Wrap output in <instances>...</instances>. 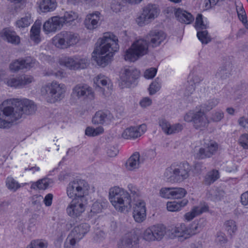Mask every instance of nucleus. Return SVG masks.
Returning <instances> with one entry per match:
<instances>
[{"label":"nucleus","instance_id":"b1692460","mask_svg":"<svg viewBox=\"0 0 248 248\" xmlns=\"http://www.w3.org/2000/svg\"><path fill=\"white\" fill-rule=\"evenodd\" d=\"M112 118V114L109 111H99L96 112L92 121L94 124H103L109 122Z\"/></svg>","mask_w":248,"mask_h":248},{"label":"nucleus","instance_id":"423d86ee","mask_svg":"<svg viewBox=\"0 0 248 248\" xmlns=\"http://www.w3.org/2000/svg\"><path fill=\"white\" fill-rule=\"evenodd\" d=\"M90 189L89 184L83 179H75L69 182L66 188L67 196L71 199H85Z\"/></svg>","mask_w":248,"mask_h":248},{"label":"nucleus","instance_id":"4468645a","mask_svg":"<svg viewBox=\"0 0 248 248\" xmlns=\"http://www.w3.org/2000/svg\"><path fill=\"white\" fill-rule=\"evenodd\" d=\"M217 144L213 141H209L206 143L204 147L199 149L196 154V157L199 159H203L211 157L217 151Z\"/></svg>","mask_w":248,"mask_h":248},{"label":"nucleus","instance_id":"72a5a7b5","mask_svg":"<svg viewBox=\"0 0 248 248\" xmlns=\"http://www.w3.org/2000/svg\"><path fill=\"white\" fill-rule=\"evenodd\" d=\"M151 227L155 237V240L159 241L162 239L166 232L165 227L161 224H157L153 225Z\"/></svg>","mask_w":248,"mask_h":248},{"label":"nucleus","instance_id":"1a4fd4ad","mask_svg":"<svg viewBox=\"0 0 248 248\" xmlns=\"http://www.w3.org/2000/svg\"><path fill=\"white\" fill-rule=\"evenodd\" d=\"M159 13L160 10L157 5L149 3L142 8V13L136 18V23L140 26H144L152 22Z\"/></svg>","mask_w":248,"mask_h":248},{"label":"nucleus","instance_id":"8fccbe9b","mask_svg":"<svg viewBox=\"0 0 248 248\" xmlns=\"http://www.w3.org/2000/svg\"><path fill=\"white\" fill-rule=\"evenodd\" d=\"M81 239H78L75 236L71 235V232L69 234L64 243V248H73L76 244L79 242Z\"/></svg>","mask_w":248,"mask_h":248},{"label":"nucleus","instance_id":"e2e57ef3","mask_svg":"<svg viewBox=\"0 0 248 248\" xmlns=\"http://www.w3.org/2000/svg\"><path fill=\"white\" fill-rule=\"evenodd\" d=\"M103 208L102 203L96 201L94 202L91 207V212L93 214H97L101 212Z\"/></svg>","mask_w":248,"mask_h":248},{"label":"nucleus","instance_id":"bf43d9fd","mask_svg":"<svg viewBox=\"0 0 248 248\" xmlns=\"http://www.w3.org/2000/svg\"><path fill=\"white\" fill-rule=\"evenodd\" d=\"M224 118V112L222 111H217L212 112L210 119L214 122H220Z\"/></svg>","mask_w":248,"mask_h":248},{"label":"nucleus","instance_id":"39448f33","mask_svg":"<svg viewBox=\"0 0 248 248\" xmlns=\"http://www.w3.org/2000/svg\"><path fill=\"white\" fill-rule=\"evenodd\" d=\"M118 42V38L113 34L105 33L103 37L98 40L94 51L95 52L109 54L113 57L114 52L117 51L119 48Z\"/></svg>","mask_w":248,"mask_h":248},{"label":"nucleus","instance_id":"aec40b11","mask_svg":"<svg viewBox=\"0 0 248 248\" xmlns=\"http://www.w3.org/2000/svg\"><path fill=\"white\" fill-rule=\"evenodd\" d=\"M193 126L196 129H202L207 126L208 120L204 112L201 110L194 113Z\"/></svg>","mask_w":248,"mask_h":248},{"label":"nucleus","instance_id":"c756f323","mask_svg":"<svg viewBox=\"0 0 248 248\" xmlns=\"http://www.w3.org/2000/svg\"><path fill=\"white\" fill-rule=\"evenodd\" d=\"M141 135L140 131L136 126H131L127 128L122 134V137L127 140L135 139L141 136Z\"/></svg>","mask_w":248,"mask_h":248},{"label":"nucleus","instance_id":"7c9ffc66","mask_svg":"<svg viewBox=\"0 0 248 248\" xmlns=\"http://www.w3.org/2000/svg\"><path fill=\"white\" fill-rule=\"evenodd\" d=\"M173 232L176 236L184 237L185 239L191 236V233H192L184 224H181L179 226L175 227Z\"/></svg>","mask_w":248,"mask_h":248},{"label":"nucleus","instance_id":"774afa93","mask_svg":"<svg viewBox=\"0 0 248 248\" xmlns=\"http://www.w3.org/2000/svg\"><path fill=\"white\" fill-rule=\"evenodd\" d=\"M216 241L220 244H225L227 242L225 234L222 232H218L217 234Z\"/></svg>","mask_w":248,"mask_h":248},{"label":"nucleus","instance_id":"bb28decb","mask_svg":"<svg viewBox=\"0 0 248 248\" xmlns=\"http://www.w3.org/2000/svg\"><path fill=\"white\" fill-rule=\"evenodd\" d=\"M90 226L87 223H82L76 227L71 231V235L78 239H81L84 235L89 232Z\"/></svg>","mask_w":248,"mask_h":248},{"label":"nucleus","instance_id":"f704fd0d","mask_svg":"<svg viewBox=\"0 0 248 248\" xmlns=\"http://www.w3.org/2000/svg\"><path fill=\"white\" fill-rule=\"evenodd\" d=\"M219 178V172L217 170H213L209 171L205 176L204 183L206 185H210Z\"/></svg>","mask_w":248,"mask_h":248},{"label":"nucleus","instance_id":"c03bdc74","mask_svg":"<svg viewBox=\"0 0 248 248\" xmlns=\"http://www.w3.org/2000/svg\"><path fill=\"white\" fill-rule=\"evenodd\" d=\"M32 22L30 15L26 16L25 17L21 18L20 20L16 21V24L18 28H25L29 26Z\"/></svg>","mask_w":248,"mask_h":248},{"label":"nucleus","instance_id":"9d476101","mask_svg":"<svg viewBox=\"0 0 248 248\" xmlns=\"http://www.w3.org/2000/svg\"><path fill=\"white\" fill-rule=\"evenodd\" d=\"M72 95L78 98H88L93 100L95 95L92 88L88 85L79 83L74 86L72 89Z\"/></svg>","mask_w":248,"mask_h":248},{"label":"nucleus","instance_id":"a878e982","mask_svg":"<svg viewBox=\"0 0 248 248\" xmlns=\"http://www.w3.org/2000/svg\"><path fill=\"white\" fill-rule=\"evenodd\" d=\"M92 58L98 65L104 67L111 61L112 57L109 54H104L97 52H95V51H93L92 53Z\"/></svg>","mask_w":248,"mask_h":248},{"label":"nucleus","instance_id":"de8ad7c7","mask_svg":"<svg viewBox=\"0 0 248 248\" xmlns=\"http://www.w3.org/2000/svg\"><path fill=\"white\" fill-rule=\"evenodd\" d=\"M6 186L9 189L14 192L16 191L21 186L12 177H8L7 179Z\"/></svg>","mask_w":248,"mask_h":248},{"label":"nucleus","instance_id":"a19ab883","mask_svg":"<svg viewBox=\"0 0 248 248\" xmlns=\"http://www.w3.org/2000/svg\"><path fill=\"white\" fill-rule=\"evenodd\" d=\"M109 80L107 78L105 77L104 75H99L97 76L94 79V82L96 84V85L101 88H102L101 86L103 87H106L108 89V83Z\"/></svg>","mask_w":248,"mask_h":248},{"label":"nucleus","instance_id":"4be33fe9","mask_svg":"<svg viewBox=\"0 0 248 248\" xmlns=\"http://www.w3.org/2000/svg\"><path fill=\"white\" fill-rule=\"evenodd\" d=\"M143 160L140 158L139 153H134L126 161L125 167L127 170L132 171L137 169Z\"/></svg>","mask_w":248,"mask_h":248},{"label":"nucleus","instance_id":"7ed1b4c3","mask_svg":"<svg viewBox=\"0 0 248 248\" xmlns=\"http://www.w3.org/2000/svg\"><path fill=\"white\" fill-rule=\"evenodd\" d=\"M191 170L187 161L175 162L166 169L164 176L170 182H182L189 177Z\"/></svg>","mask_w":248,"mask_h":248},{"label":"nucleus","instance_id":"9b49d317","mask_svg":"<svg viewBox=\"0 0 248 248\" xmlns=\"http://www.w3.org/2000/svg\"><path fill=\"white\" fill-rule=\"evenodd\" d=\"M86 204L85 199H73L66 209L68 215L73 217H79L85 211Z\"/></svg>","mask_w":248,"mask_h":248},{"label":"nucleus","instance_id":"20e7f679","mask_svg":"<svg viewBox=\"0 0 248 248\" xmlns=\"http://www.w3.org/2000/svg\"><path fill=\"white\" fill-rule=\"evenodd\" d=\"M66 89L64 84L53 81L43 86L41 93L47 102L54 103L60 101L64 97Z\"/></svg>","mask_w":248,"mask_h":248},{"label":"nucleus","instance_id":"6ab92c4d","mask_svg":"<svg viewBox=\"0 0 248 248\" xmlns=\"http://www.w3.org/2000/svg\"><path fill=\"white\" fill-rule=\"evenodd\" d=\"M100 15L101 14L98 11L87 15L84 22L85 27L89 30L97 28L99 24Z\"/></svg>","mask_w":248,"mask_h":248},{"label":"nucleus","instance_id":"4c0bfd02","mask_svg":"<svg viewBox=\"0 0 248 248\" xmlns=\"http://www.w3.org/2000/svg\"><path fill=\"white\" fill-rule=\"evenodd\" d=\"M78 18L77 14L73 11L65 12L63 16H60L63 25L65 23H70Z\"/></svg>","mask_w":248,"mask_h":248},{"label":"nucleus","instance_id":"052dcab7","mask_svg":"<svg viewBox=\"0 0 248 248\" xmlns=\"http://www.w3.org/2000/svg\"><path fill=\"white\" fill-rule=\"evenodd\" d=\"M21 87L29 84L34 81L33 78L29 75H24L19 77Z\"/></svg>","mask_w":248,"mask_h":248},{"label":"nucleus","instance_id":"ddd939ff","mask_svg":"<svg viewBox=\"0 0 248 248\" xmlns=\"http://www.w3.org/2000/svg\"><path fill=\"white\" fill-rule=\"evenodd\" d=\"M139 242V237L135 231L124 234L118 243L119 248H135Z\"/></svg>","mask_w":248,"mask_h":248},{"label":"nucleus","instance_id":"0eeeda50","mask_svg":"<svg viewBox=\"0 0 248 248\" xmlns=\"http://www.w3.org/2000/svg\"><path fill=\"white\" fill-rule=\"evenodd\" d=\"M148 46L146 39H140L135 41L125 51L124 59L130 62H135L148 52Z\"/></svg>","mask_w":248,"mask_h":248},{"label":"nucleus","instance_id":"338daca9","mask_svg":"<svg viewBox=\"0 0 248 248\" xmlns=\"http://www.w3.org/2000/svg\"><path fill=\"white\" fill-rule=\"evenodd\" d=\"M218 101L216 99H212L208 101L207 105H204L203 108H205V110L209 111L218 104Z\"/></svg>","mask_w":248,"mask_h":248},{"label":"nucleus","instance_id":"f257e3e1","mask_svg":"<svg viewBox=\"0 0 248 248\" xmlns=\"http://www.w3.org/2000/svg\"><path fill=\"white\" fill-rule=\"evenodd\" d=\"M36 110L34 102L27 99H9L0 105V128H9L25 115L33 114Z\"/></svg>","mask_w":248,"mask_h":248},{"label":"nucleus","instance_id":"09e8293b","mask_svg":"<svg viewBox=\"0 0 248 248\" xmlns=\"http://www.w3.org/2000/svg\"><path fill=\"white\" fill-rule=\"evenodd\" d=\"M186 190L182 187H172V199H181L186 194Z\"/></svg>","mask_w":248,"mask_h":248},{"label":"nucleus","instance_id":"13d9d810","mask_svg":"<svg viewBox=\"0 0 248 248\" xmlns=\"http://www.w3.org/2000/svg\"><path fill=\"white\" fill-rule=\"evenodd\" d=\"M8 86L15 88L21 87V82L19 77L17 78H11L7 79L6 81Z\"/></svg>","mask_w":248,"mask_h":248},{"label":"nucleus","instance_id":"e433bc0d","mask_svg":"<svg viewBox=\"0 0 248 248\" xmlns=\"http://www.w3.org/2000/svg\"><path fill=\"white\" fill-rule=\"evenodd\" d=\"M75 70L85 69L89 64V61L86 58L75 56Z\"/></svg>","mask_w":248,"mask_h":248},{"label":"nucleus","instance_id":"f3484780","mask_svg":"<svg viewBox=\"0 0 248 248\" xmlns=\"http://www.w3.org/2000/svg\"><path fill=\"white\" fill-rule=\"evenodd\" d=\"M133 217L135 221L140 223L145 220L146 217L145 203L142 200L136 202L134 206Z\"/></svg>","mask_w":248,"mask_h":248},{"label":"nucleus","instance_id":"f03ea898","mask_svg":"<svg viewBox=\"0 0 248 248\" xmlns=\"http://www.w3.org/2000/svg\"><path fill=\"white\" fill-rule=\"evenodd\" d=\"M130 191L118 186H114L109 190V200L116 210L121 212H128L132 207L131 197L134 200L140 196V190L132 184L128 186Z\"/></svg>","mask_w":248,"mask_h":248},{"label":"nucleus","instance_id":"5701e85b","mask_svg":"<svg viewBox=\"0 0 248 248\" xmlns=\"http://www.w3.org/2000/svg\"><path fill=\"white\" fill-rule=\"evenodd\" d=\"M0 34L1 37L12 44L18 45L20 43V37L16 35L15 31L8 28L3 29L1 31Z\"/></svg>","mask_w":248,"mask_h":248},{"label":"nucleus","instance_id":"79ce46f5","mask_svg":"<svg viewBox=\"0 0 248 248\" xmlns=\"http://www.w3.org/2000/svg\"><path fill=\"white\" fill-rule=\"evenodd\" d=\"M197 35L202 44H207L211 41L210 36L206 30L199 31Z\"/></svg>","mask_w":248,"mask_h":248},{"label":"nucleus","instance_id":"c85d7f7f","mask_svg":"<svg viewBox=\"0 0 248 248\" xmlns=\"http://www.w3.org/2000/svg\"><path fill=\"white\" fill-rule=\"evenodd\" d=\"M209 207L207 205H203L201 206H196L194 207L190 212L186 213L185 215V218L187 221H190L193 219L196 216L207 212Z\"/></svg>","mask_w":248,"mask_h":248},{"label":"nucleus","instance_id":"69168bd1","mask_svg":"<svg viewBox=\"0 0 248 248\" xmlns=\"http://www.w3.org/2000/svg\"><path fill=\"white\" fill-rule=\"evenodd\" d=\"M43 199V197L41 195L33 196L32 199V205L35 206L37 209H39Z\"/></svg>","mask_w":248,"mask_h":248},{"label":"nucleus","instance_id":"49530a36","mask_svg":"<svg viewBox=\"0 0 248 248\" xmlns=\"http://www.w3.org/2000/svg\"><path fill=\"white\" fill-rule=\"evenodd\" d=\"M237 9V15L239 19L242 21L245 27L248 29V22L246 12L242 6Z\"/></svg>","mask_w":248,"mask_h":248},{"label":"nucleus","instance_id":"f8f14e48","mask_svg":"<svg viewBox=\"0 0 248 248\" xmlns=\"http://www.w3.org/2000/svg\"><path fill=\"white\" fill-rule=\"evenodd\" d=\"M140 76V71L134 67L125 66L123 70L121 76L122 82L125 85V87H129Z\"/></svg>","mask_w":248,"mask_h":248},{"label":"nucleus","instance_id":"4d7b16f0","mask_svg":"<svg viewBox=\"0 0 248 248\" xmlns=\"http://www.w3.org/2000/svg\"><path fill=\"white\" fill-rule=\"evenodd\" d=\"M47 243L40 240L32 241L30 245V248H46Z\"/></svg>","mask_w":248,"mask_h":248},{"label":"nucleus","instance_id":"5fc2aeb1","mask_svg":"<svg viewBox=\"0 0 248 248\" xmlns=\"http://www.w3.org/2000/svg\"><path fill=\"white\" fill-rule=\"evenodd\" d=\"M195 27L197 30H202L207 28L206 24L203 23L202 14H198L196 18Z\"/></svg>","mask_w":248,"mask_h":248},{"label":"nucleus","instance_id":"3c124183","mask_svg":"<svg viewBox=\"0 0 248 248\" xmlns=\"http://www.w3.org/2000/svg\"><path fill=\"white\" fill-rule=\"evenodd\" d=\"M22 60L24 68L26 69H30L33 67L36 63V60L31 57H27L24 59L22 58Z\"/></svg>","mask_w":248,"mask_h":248},{"label":"nucleus","instance_id":"a211bd4d","mask_svg":"<svg viewBox=\"0 0 248 248\" xmlns=\"http://www.w3.org/2000/svg\"><path fill=\"white\" fill-rule=\"evenodd\" d=\"M159 126L162 130L167 135H171L181 131L183 126L181 124H175L171 125L169 122L165 119H161L159 122Z\"/></svg>","mask_w":248,"mask_h":248},{"label":"nucleus","instance_id":"864d4df0","mask_svg":"<svg viewBox=\"0 0 248 248\" xmlns=\"http://www.w3.org/2000/svg\"><path fill=\"white\" fill-rule=\"evenodd\" d=\"M143 238L147 241H155V237L154 234L151 226L148 228L143 233Z\"/></svg>","mask_w":248,"mask_h":248},{"label":"nucleus","instance_id":"37998d69","mask_svg":"<svg viewBox=\"0 0 248 248\" xmlns=\"http://www.w3.org/2000/svg\"><path fill=\"white\" fill-rule=\"evenodd\" d=\"M9 68L13 72H17L20 70L24 69L22 58L16 60L11 62Z\"/></svg>","mask_w":248,"mask_h":248},{"label":"nucleus","instance_id":"0e129e2a","mask_svg":"<svg viewBox=\"0 0 248 248\" xmlns=\"http://www.w3.org/2000/svg\"><path fill=\"white\" fill-rule=\"evenodd\" d=\"M157 72L155 68H150L147 69L144 72V77L146 78H153L155 77Z\"/></svg>","mask_w":248,"mask_h":248},{"label":"nucleus","instance_id":"ea45409f","mask_svg":"<svg viewBox=\"0 0 248 248\" xmlns=\"http://www.w3.org/2000/svg\"><path fill=\"white\" fill-rule=\"evenodd\" d=\"M104 131L102 127L99 126L96 128L92 127H87L85 130V134L89 137H95L102 134Z\"/></svg>","mask_w":248,"mask_h":248},{"label":"nucleus","instance_id":"c9c22d12","mask_svg":"<svg viewBox=\"0 0 248 248\" xmlns=\"http://www.w3.org/2000/svg\"><path fill=\"white\" fill-rule=\"evenodd\" d=\"M40 25H37L36 23L31 27V39L36 43L40 41Z\"/></svg>","mask_w":248,"mask_h":248},{"label":"nucleus","instance_id":"6e6552de","mask_svg":"<svg viewBox=\"0 0 248 248\" xmlns=\"http://www.w3.org/2000/svg\"><path fill=\"white\" fill-rule=\"evenodd\" d=\"M79 40L78 34L70 31H62L52 39V43L57 47L65 49L76 44Z\"/></svg>","mask_w":248,"mask_h":248},{"label":"nucleus","instance_id":"2eb2a0df","mask_svg":"<svg viewBox=\"0 0 248 248\" xmlns=\"http://www.w3.org/2000/svg\"><path fill=\"white\" fill-rule=\"evenodd\" d=\"M166 35L162 31L152 30L146 36L145 38L148 43L152 47H155L159 46L165 39Z\"/></svg>","mask_w":248,"mask_h":248},{"label":"nucleus","instance_id":"2f4dec72","mask_svg":"<svg viewBox=\"0 0 248 248\" xmlns=\"http://www.w3.org/2000/svg\"><path fill=\"white\" fill-rule=\"evenodd\" d=\"M187 202L188 200L186 199H184L178 202L175 201L168 202L167 204V208L169 211H178L181 210L182 207L186 205Z\"/></svg>","mask_w":248,"mask_h":248},{"label":"nucleus","instance_id":"6e6d98bb","mask_svg":"<svg viewBox=\"0 0 248 248\" xmlns=\"http://www.w3.org/2000/svg\"><path fill=\"white\" fill-rule=\"evenodd\" d=\"M160 196L164 198L172 199V187H164L160 190Z\"/></svg>","mask_w":248,"mask_h":248},{"label":"nucleus","instance_id":"a18cd8bd","mask_svg":"<svg viewBox=\"0 0 248 248\" xmlns=\"http://www.w3.org/2000/svg\"><path fill=\"white\" fill-rule=\"evenodd\" d=\"M161 88V83L159 78H156L149 86L148 91L150 95H153L158 92Z\"/></svg>","mask_w":248,"mask_h":248},{"label":"nucleus","instance_id":"dca6fc26","mask_svg":"<svg viewBox=\"0 0 248 248\" xmlns=\"http://www.w3.org/2000/svg\"><path fill=\"white\" fill-rule=\"evenodd\" d=\"M60 16H55L49 18L43 25V30L47 33L56 32L60 30L63 26Z\"/></svg>","mask_w":248,"mask_h":248},{"label":"nucleus","instance_id":"cd10ccee","mask_svg":"<svg viewBox=\"0 0 248 248\" xmlns=\"http://www.w3.org/2000/svg\"><path fill=\"white\" fill-rule=\"evenodd\" d=\"M232 70V64L230 62H227L220 67L216 73V77L221 79L229 78Z\"/></svg>","mask_w":248,"mask_h":248},{"label":"nucleus","instance_id":"412c9836","mask_svg":"<svg viewBox=\"0 0 248 248\" xmlns=\"http://www.w3.org/2000/svg\"><path fill=\"white\" fill-rule=\"evenodd\" d=\"M174 15L178 21L186 24H190L194 19L191 13L180 8L175 10Z\"/></svg>","mask_w":248,"mask_h":248},{"label":"nucleus","instance_id":"603ef678","mask_svg":"<svg viewBox=\"0 0 248 248\" xmlns=\"http://www.w3.org/2000/svg\"><path fill=\"white\" fill-rule=\"evenodd\" d=\"M225 225L226 231L230 235H232L237 230L236 222L232 220L227 221L225 223Z\"/></svg>","mask_w":248,"mask_h":248},{"label":"nucleus","instance_id":"473e14b6","mask_svg":"<svg viewBox=\"0 0 248 248\" xmlns=\"http://www.w3.org/2000/svg\"><path fill=\"white\" fill-rule=\"evenodd\" d=\"M224 195V191L218 188H212L208 192V198L214 202L221 200Z\"/></svg>","mask_w":248,"mask_h":248},{"label":"nucleus","instance_id":"58836bf2","mask_svg":"<svg viewBox=\"0 0 248 248\" xmlns=\"http://www.w3.org/2000/svg\"><path fill=\"white\" fill-rule=\"evenodd\" d=\"M75 56L73 57H64L61 59L60 63L71 70H75Z\"/></svg>","mask_w":248,"mask_h":248},{"label":"nucleus","instance_id":"393cba45","mask_svg":"<svg viewBox=\"0 0 248 248\" xmlns=\"http://www.w3.org/2000/svg\"><path fill=\"white\" fill-rule=\"evenodd\" d=\"M37 4L40 10L43 13L53 11L57 6L55 0H40Z\"/></svg>","mask_w":248,"mask_h":248},{"label":"nucleus","instance_id":"680f3d73","mask_svg":"<svg viewBox=\"0 0 248 248\" xmlns=\"http://www.w3.org/2000/svg\"><path fill=\"white\" fill-rule=\"evenodd\" d=\"M238 142L244 149H248V134L245 133L241 135Z\"/></svg>","mask_w":248,"mask_h":248}]
</instances>
